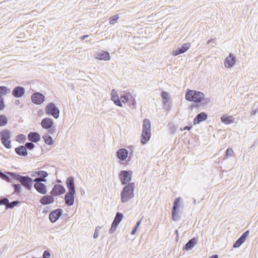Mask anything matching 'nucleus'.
Returning a JSON list of instances; mask_svg holds the SVG:
<instances>
[{
	"label": "nucleus",
	"mask_w": 258,
	"mask_h": 258,
	"mask_svg": "<svg viewBox=\"0 0 258 258\" xmlns=\"http://www.w3.org/2000/svg\"><path fill=\"white\" fill-rule=\"evenodd\" d=\"M249 234V230L245 231L239 238L234 243L233 247L234 248H238L240 247L246 240Z\"/></svg>",
	"instance_id": "14"
},
{
	"label": "nucleus",
	"mask_w": 258,
	"mask_h": 258,
	"mask_svg": "<svg viewBox=\"0 0 258 258\" xmlns=\"http://www.w3.org/2000/svg\"><path fill=\"white\" fill-rule=\"evenodd\" d=\"M8 123V118L5 115H0V126H5Z\"/></svg>",
	"instance_id": "37"
},
{
	"label": "nucleus",
	"mask_w": 258,
	"mask_h": 258,
	"mask_svg": "<svg viewBox=\"0 0 258 258\" xmlns=\"http://www.w3.org/2000/svg\"><path fill=\"white\" fill-rule=\"evenodd\" d=\"M150 18V16H148L147 19H149Z\"/></svg>",
	"instance_id": "63"
},
{
	"label": "nucleus",
	"mask_w": 258,
	"mask_h": 258,
	"mask_svg": "<svg viewBox=\"0 0 258 258\" xmlns=\"http://www.w3.org/2000/svg\"><path fill=\"white\" fill-rule=\"evenodd\" d=\"M101 228V227L100 226H97L96 227L95 229H97V231L98 232V230L99 229H100Z\"/></svg>",
	"instance_id": "60"
},
{
	"label": "nucleus",
	"mask_w": 258,
	"mask_h": 258,
	"mask_svg": "<svg viewBox=\"0 0 258 258\" xmlns=\"http://www.w3.org/2000/svg\"><path fill=\"white\" fill-rule=\"evenodd\" d=\"M198 238L193 237L191 239L189 240L184 245L183 249L186 251L191 250L195 245L197 243Z\"/></svg>",
	"instance_id": "25"
},
{
	"label": "nucleus",
	"mask_w": 258,
	"mask_h": 258,
	"mask_svg": "<svg viewBox=\"0 0 258 258\" xmlns=\"http://www.w3.org/2000/svg\"><path fill=\"white\" fill-rule=\"evenodd\" d=\"M208 118V115L204 112L198 114L194 119V124H199L201 122L204 121Z\"/></svg>",
	"instance_id": "22"
},
{
	"label": "nucleus",
	"mask_w": 258,
	"mask_h": 258,
	"mask_svg": "<svg viewBox=\"0 0 258 258\" xmlns=\"http://www.w3.org/2000/svg\"><path fill=\"white\" fill-rule=\"evenodd\" d=\"M54 124L53 120L49 117L43 118L41 122V125L43 129H48L53 127Z\"/></svg>",
	"instance_id": "19"
},
{
	"label": "nucleus",
	"mask_w": 258,
	"mask_h": 258,
	"mask_svg": "<svg viewBox=\"0 0 258 258\" xmlns=\"http://www.w3.org/2000/svg\"><path fill=\"white\" fill-rule=\"evenodd\" d=\"M48 175V173L43 170H38L37 177L34 179V182H46L45 178Z\"/></svg>",
	"instance_id": "21"
},
{
	"label": "nucleus",
	"mask_w": 258,
	"mask_h": 258,
	"mask_svg": "<svg viewBox=\"0 0 258 258\" xmlns=\"http://www.w3.org/2000/svg\"><path fill=\"white\" fill-rule=\"evenodd\" d=\"M190 47V43H186L183 44L181 47H178L176 49L172 51V55L177 56L180 54L185 52Z\"/></svg>",
	"instance_id": "15"
},
{
	"label": "nucleus",
	"mask_w": 258,
	"mask_h": 258,
	"mask_svg": "<svg viewBox=\"0 0 258 258\" xmlns=\"http://www.w3.org/2000/svg\"><path fill=\"white\" fill-rule=\"evenodd\" d=\"M133 172L132 170H121L118 174V178L122 185L131 183Z\"/></svg>",
	"instance_id": "9"
},
{
	"label": "nucleus",
	"mask_w": 258,
	"mask_h": 258,
	"mask_svg": "<svg viewBox=\"0 0 258 258\" xmlns=\"http://www.w3.org/2000/svg\"><path fill=\"white\" fill-rule=\"evenodd\" d=\"M118 224L112 222L111 227L109 230V233L112 234L113 233L116 229Z\"/></svg>",
	"instance_id": "41"
},
{
	"label": "nucleus",
	"mask_w": 258,
	"mask_h": 258,
	"mask_svg": "<svg viewBox=\"0 0 258 258\" xmlns=\"http://www.w3.org/2000/svg\"><path fill=\"white\" fill-rule=\"evenodd\" d=\"M161 97L162 99L163 102H169V94L168 92L163 91L161 93Z\"/></svg>",
	"instance_id": "35"
},
{
	"label": "nucleus",
	"mask_w": 258,
	"mask_h": 258,
	"mask_svg": "<svg viewBox=\"0 0 258 258\" xmlns=\"http://www.w3.org/2000/svg\"><path fill=\"white\" fill-rule=\"evenodd\" d=\"M128 155V151L125 148L119 149L116 152L117 157L121 161L125 160Z\"/></svg>",
	"instance_id": "23"
},
{
	"label": "nucleus",
	"mask_w": 258,
	"mask_h": 258,
	"mask_svg": "<svg viewBox=\"0 0 258 258\" xmlns=\"http://www.w3.org/2000/svg\"><path fill=\"white\" fill-rule=\"evenodd\" d=\"M42 138L45 144L48 145H51L53 144L52 138L47 134H45L42 136Z\"/></svg>",
	"instance_id": "30"
},
{
	"label": "nucleus",
	"mask_w": 258,
	"mask_h": 258,
	"mask_svg": "<svg viewBox=\"0 0 258 258\" xmlns=\"http://www.w3.org/2000/svg\"><path fill=\"white\" fill-rule=\"evenodd\" d=\"M42 258H49L50 257V253L49 250L47 249L43 252Z\"/></svg>",
	"instance_id": "45"
},
{
	"label": "nucleus",
	"mask_w": 258,
	"mask_h": 258,
	"mask_svg": "<svg viewBox=\"0 0 258 258\" xmlns=\"http://www.w3.org/2000/svg\"><path fill=\"white\" fill-rule=\"evenodd\" d=\"M38 172V171L32 172L31 174V176L35 177V176H37V173Z\"/></svg>",
	"instance_id": "54"
},
{
	"label": "nucleus",
	"mask_w": 258,
	"mask_h": 258,
	"mask_svg": "<svg viewBox=\"0 0 258 258\" xmlns=\"http://www.w3.org/2000/svg\"><path fill=\"white\" fill-rule=\"evenodd\" d=\"M95 58L99 60L104 61H108L111 59L109 53L104 50L97 53L95 55Z\"/></svg>",
	"instance_id": "18"
},
{
	"label": "nucleus",
	"mask_w": 258,
	"mask_h": 258,
	"mask_svg": "<svg viewBox=\"0 0 258 258\" xmlns=\"http://www.w3.org/2000/svg\"><path fill=\"white\" fill-rule=\"evenodd\" d=\"M19 203H20V201L18 200L13 201L11 202H10L8 200V204H7L6 209H12L15 207L17 206Z\"/></svg>",
	"instance_id": "34"
},
{
	"label": "nucleus",
	"mask_w": 258,
	"mask_h": 258,
	"mask_svg": "<svg viewBox=\"0 0 258 258\" xmlns=\"http://www.w3.org/2000/svg\"><path fill=\"white\" fill-rule=\"evenodd\" d=\"M143 129H142V133L141 134V143L142 145L145 144V119H144L143 120Z\"/></svg>",
	"instance_id": "33"
},
{
	"label": "nucleus",
	"mask_w": 258,
	"mask_h": 258,
	"mask_svg": "<svg viewBox=\"0 0 258 258\" xmlns=\"http://www.w3.org/2000/svg\"><path fill=\"white\" fill-rule=\"evenodd\" d=\"M123 218V214L120 212H117L116 213L115 216L114 218L113 222L119 225Z\"/></svg>",
	"instance_id": "32"
},
{
	"label": "nucleus",
	"mask_w": 258,
	"mask_h": 258,
	"mask_svg": "<svg viewBox=\"0 0 258 258\" xmlns=\"http://www.w3.org/2000/svg\"><path fill=\"white\" fill-rule=\"evenodd\" d=\"M234 155V152L232 148H228L227 149L225 153L224 157L223 160L226 159L230 157H232Z\"/></svg>",
	"instance_id": "36"
},
{
	"label": "nucleus",
	"mask_w": 258,
	"mask_h": 258,
	"mask_svg": "<svg viewBox=\"0 0 258 258\" xmlns=\"http://www.w3.org/2000/svg\"><path fill=\"white\" fill-rule=\"evenodd\" d=\"M20 102L19 100H16L15 101V104L17 105H19L20 104Z\"/></svg>",
	"instance_id": "57"
},
{
	"label": "nucleus",
	"mask_w": 258,
	"mask_h": 258,
	"mask_svg": "<svg viewBox=\"0 0 258 258\" xmlns=\"http://www.w3.org/2000/svg\"><path fill=\"white\" fill-rule=\"evenodd\" d=\"M25 147L27 148V150H31L35 148V146L33 142H30L26 143L25 144Z\"/></svg>",
	"instance_id": "43"
},
{
	"label": "nucleus",
	"mask_w": 258,
	"mask_h": 258,
	"mask_svg": "<svg viewBox=\"0 0 258 258\" xmlns=\"http://www.w3.org/2000/svg\"><path fill=\"white\" fill-rule=\"evenodd\" d=\"M88 37H89L88 35H84L82 36L81 37H80V38L81 40H83Z\"/></svg>",
	"instance_id": "53"
},
{
	"label": "nucleus",
	"mask_w": 258,
	"mask_h": 258,
	"mask_svg": "<svg viewBox=\"0 0 258 258\" xmlns=\"http://www.w3.org/2000/svg\"><path fill=\"white\" fill-rule=\"evenodd\" d=\"M181 199L180 197H178L173 202L171 209V216L172 220L174 221H178L181 218V216L179 215V203Z\"/></svg>",
	"instance_id": "7"
},
{
	"label": "nucleus",
	"mask_w": 258,
	"mask_h": 258,
	"mask_svg": "<svg viewBox=\"0 0 258 258\" xmlns=\"http://www.w3.org/2000/svg\"><path fill=\"white\" fill-rule=\"evenodd\" d=\"M8 200L7 198L1 197L0 198V206L4 205L6 208L8 204Z\"/></svg>",
	"instance_id": "40"
},
{
	"label": "nucleus",
	"mask_w": 258,
	"mask_h": 258,
	"mask_svg": "<svg viewBox=\"0 0 258 258\" xmlns=\"http://www.w3.org/2000/svg\"><path fill=\"white\" fill-rule=\"evenodd\" d=\"M135 182H131L125 185L120 193L121 201L126 203L134 196Z\"/></svg>",
	"instance_id": "5"
},
{
	"label": "nucleus",
	"mask_w": 258,
	"mask_h": 258,
	"mask_svg": "<svg viewBox=\"0 0 258 258\" xmlns=\"http://www.w3.org/2000/svg\"><path fill=\"white\" fill-rule=\"evenodd\" d=\"M219 256L218 254H214L210 256L209 258H218Z\"/></svg>",
	"instance_id": "55"
},
{
	"label": "nucleus",
	"mask_w": 258,
	"mask_h": 258,
	"mask_svg": "<svg viewBox=\"0 0 258 258\" xmlns=\"http://www.w3.org/2000/svg\"><path fill=\"white\" fill-rule=\"evenodd\" d=\"M22 185L19 183H13L12 186L14 189V194L20 196L22 193Z\"/></svg>",
	"instance_id": "29"
},
{
	"label": "nucleus",
	"mask_w": 258,
	"mask_h": 258,
	"mask_svg": "<svg viewBox=\"0 0 258 258\" xmlns=\"http://www.w3.org/2000/svg\"><path fill=\"white\" fill-rule=\"evenodd\" d=\"M66 191L63 185L60 184H55L52 187L50 194L53 197H56L64 194Z\"/></svg>",
	"instance_id": "11"
},
{
	"label": "nucleus",
	"mask_w": 258,
	"mask_h": 258,
	"mask_svg": "<svg viewBox=\"0 0 258 258\" xmlns=\"http://www.w3.org/2000/svg\"><path fill=\"white\" fill-rule=\"evenodd\" d=\"M164 108L166 110H170L171 109L170 105L169 102H163Z\"/></svg>",
	"instance_id": "48"
},
{
	"label": "nucleus",
	"mask_w": 258,
	"mask_h": 258,
	"mask_svg": "<svg viewBox=\"0 0 258 258\" xmlns=\"http://www.w3.org/2000/svg\"><path fill=\"white\" fill-rule=\"evenodd\" d=\"M193 203H194V204H196V203H197V201H196V199H194V200Z\"/></svg>",
	"instance_id": "61"
},
{
	"label": "nucleus",
	"mask_w": 258,
	"mask_h": 258,
	"mask_svg": "<svg viewBox=\"0 0 258 258\" xmlns=\"http://www.w3.org/2000/svg\"><path fill=\"white\" fill-rule=\"evenodd\" d=\"M118 16L117 15H114L109 18V23L110 24H115L117 20L118 19Z\"/></svg>",
	"instance_id": "42"
},
{
	"label": "nucleus",
	"mask_w": 258,
	"mask_h": 258,
	"mask_svg": "<svg viewBox=\"0 0 258 258\" xmlns=\"http://www.w3.org/2000/svg\"><path fill=\"white\" fill-rule=\"evenodd\" d=\"M16 153L21 156H26L28 155L27 148L25 146L20 145L15 149Z\"/></svg>",
	"instance_id": "26"
},
{
	"label": "nucleus",
	"mask_w": 258,
	"mask_h": 258,
	"mask_svg": "<svg viewBox=\"0 0 258 258\" xmlns=\"http://www.w3.org/2000/svg\"><path fill=\"white\" fill-rule=\"evenodd\" d=\"M258 112V107L254 108V106L252 107V110L251 112V115H254Z\"/></svg>",
	"instance_id": "50"
},
{
	"label": "nucleus",
	"mask_w": 258,
	"mask_h": 258,
	"mask_svg": "<svg viewBox=\"0 0 258 258\" xmlns=\"http://www.w3.org/2000/svg\"><path fill=\"white\" fill-rule=\"evenodd\" d=\"M175 234H176V238L177 239V238H178V236H179L178 230H176L175 231Z\"/></svg>",
	"instance_id": "58"
},
{
	"label": "nucleus",
	"mask_w": 258,
	"mask_h": 258,
	"mask_svg": "<svg viewBox=\"0 0 258 258\" xmlns=\"http://www.w3.org/2000/svg\"><path fill=\"white\" fill-rule=\"evenodd\" d=\"M168 125L171 134H174L176 130V126L173 124H171L170 123H169Z\"/></svg>",
	"instance_id": "46"
},
{
	"label": "nucleus",
	"mask_w": 258,
	"mask_h": 258,
	"mask_svg": "<svg viewBox=\"0 0 258 258\" xmlns=\"http://www.w3.org/2000/svg\"><path fill=\"white\" fill-rule=\"evenodd\" d=\"M11 132L8 130H3L0 133L1 140L3 146L7 149L12 148L11 138Z\"/></svg>",
	"instance_id": "6"
},
{
	"label": "nucleus",
	"mask_w": 258,
	"mask_h": 258,
	"mask_svg": "<svg viewBox=\"0 0 258 258\" xmlns=\"http://www.w3.org/2000/svg\"><path fill=\"white\" fill-rule=\"evenodd\" d=\"M26 90L22 86H18L14 88L12 95L15 98H21L25 94Z\"/></svg>",
	"instance_id": "13"
},
{
	"label": "nucleus",
	"mask_w": 258,
	"mask_h": 258,
	"mask_svg": "<svg viewBox=\"0 0 258 258\" xmlns=\"http://www.w3.org/2000/svg\"><path fill=\"white\" fill-rule=\"evenodd\" d=\"M80 192H81V194L82 195H84L85 192V190L83 188H80Z\"/></svg>",
	"instance_id": "56"
},
{
	"label": "nucleus",
	"mask_w": 258,
	"mask_h": 258,
	"mask_svg": "<svg viewBox=\"0 0 258 258\" xmlns=\"http://www.w3.org/2000/svg\"><path fill=\"white\" fill-rule=\"evenodd\" d=\"M151 134V123L149 119L146 118V143L150 140Z\"/></svg>",
	"instance_id": "28"
},
{
	"label": "nucleus",
	"mask_w": 258,
	"mask_h": 258,
	"mask_svg": "<svg viewBox=\"0 0 258 258\" xmlns=\"http://www.w3.org/2000/svg\"><path fill=\"white\" fill-rule=\"evenodd\" d=\"M234 118L232 116L224 114L221 117V121L224 124H229L234 122Z\"/></svg>",
	"instance_id": "27"
},
{
	"label": "nucleus",
	"mask_w": 258,
	"mask_h": 258,
	"mask_svg": "<svg viewBox=\"0 0 258 258\" xmlns=\"http://www.w3.org/2000/svg\"><path fill=\"white\" fill-rule=\"evenodd\" d=\"M48 211V207H45L44 209V212H47Z\"/></svg>",
	"instance_id": "59"
},
{
	"label": "nucleus",
	"mask_w": 258,
	"mask_h": 258,
	"mask_svg": "<svg viewBox=\"0 0 258 258\" xmlns=\"http://www.w3.org/2000/svg\"><path fill=\"white\" fill-rule=\"evenodd\" d=\"M111 99L116 106L119 107H122V102L126 103L130 100H132V105L133 107H136V101L133 98V96L129 92H123L120 94V97H119L116 91L113 89L111 93Z\"/></svg>",
	"instance_id": "3"
},
{
	"label": "nucleus",
	"mask_w": 258,
	"mask_h": 258,
	"mask_svg": "<svg viewBox=\"0 0 258 258\" xmlns=\"http://www.w3.org/2000/svg\"><path fill=\"white\" fill-rule=\"evenodd\" d=\"M26 140V136L23 134H19L16 137V141L20 143H23Z\"/></svg>",
	"instance_id": "38"
},
{
	"label": "nucleus",
	"mask_w": 258,
	"mask_h": 258,
	"mask_svg": "<svg viewBox=\"0 0 258 258\" xmlns=\"http://www.w3.org/2000/svg\"><path fill=\"white\" fill-rule=\"evenodd\" d=\"M98 237V232L97 231V229H95L94 235H93V238L94 239H96Z\"/></svg>",
	"instance_id": "52"
},
{
	"label": "nucleus",
	"mask_w": 258,
	"mask_h": 258,
	"mask_svg": "<svg viewBox=\"0 0 258 258\" xmlns=\"http://www.w3.org/2000/svg\"><path fill=\"white\" fill-rule=\"evenodd\" d=\"M203 102V101L202 102V103ZM201 102H194V103H192L191 105V108H197V107H199L200 106H202V105H201Z\"/></svg>",
	"instance_id": "49"
},
{
	"label": "nucleus",
	"mask_w": 258,
	"mask_h": 258,
	"mask_svg": "<svg viewBox=\"0 0 258 258\" xmlns=\"http://www.w3.org/2000/svg\"><path fill=\"white\" fill-rule=\"evenodd\" d=\"M57 182L58 183H61V181L60 180H59V179H57Z\"/></svg>",
	"instance_id": "62"
},
{
	"label": "nucleus",
	"mask_w": 258,
	"mask_h": 258,
	"mask_svg": "<svg viewBox=\"0 0 258 258\" xmlns=\"http://www.w3.org/2000/svg\"><path fill=\"white\" fill-rule=\"evenodd\" d=\"M66 184L68 192L66 194L64 200L65 204L70 207L74 205L76 194L74 177L71 176L67 178Z\"/></svg>",
	"instance_id": "2"
},
{
	"label": "nucleus",
	"mask_w": 258,
	"mask_h": 258,
	"mask_svg": "<svg viewBox=\"0 0 258 258\" xmlns=\"http://www.w3.org/2000/svg\"><path fill=\"white\" fill-rule=\"evenodd\" d=\"M28 140L33 143H37L41 139L40 135L37 132H30L27 136Z\"/></svg>",
	"instance_id": "24"
},
{
	"label": "nucleus",
	"mask_w": 258,
	"mask_h": 258,
	"mask_svg": "<svg viewBox=\"0 0 258 258\" xmlns=\"http://www.w3.org/2000/svg\"><path fill=\"white\" fill-rule=\"evenodd\" d=\"M47 130H48V133L51 135L53 134L56 131L55 126H54V125H53V127H51V128H49Z\"/></svg>",
	"instance_id": "47"
},
{
	"label": "nucleus",
	"mask_w": 258,
	"mask_h": 258,
	"mask_svg": "<svg viewBox=\"0 0 258 258\" xmlns=\"http://www.w3.org/2000/svg\"><path fill=\"white\" fill-rule=\"evenodd\" d=\"M6 107L4 98L3 97H0V111L4 110Z\"/></svg>",
	"instance_id": "44"
},
{
	"label": "nucleus",
	"mask_w": 258,
	"mask_h": 258,
	"mask_svg": "<svg viewBox=\"0 0 258 258\" xmlns=\"http://www.w3.org/2000/svg\"><path fill=\"white\" fill-rule=\"evenodd\" d=\"M63 211L58 208L51 211L49 215V218L51 223H55L61 216Z\"/></svg>",
	"instance_id": "12"
},
{
	"label": "nucleus",
	"mask_w": 258,
	"mask_h": 258,
	"mask_svg": "<svg viewBox=\"0 0 258 258\" xmlns=\"http://www.w3.org/2000/svg\"><path fill=\"white\" fill-rule=\"evenodd\" d=\"M192 128V126L190 125V126H185L183 129L181 128V131H184V130H187V131H189Z\"/></svg>",
	"instance_id": "51"
},
{
	"label": "nucleus",
	"mask_w": 258,
	"mask_h": 258,
	"mask_svg": "<svg viewBox=\"0 0 258 258\" xmlns=\"http://www.w3.org/2000/svg\"><path fill=\"white\" fill-rule=\"evenodd\" d=\"M40 203L43 205H46L53 203L54 202V197L50 195H44L41 198Z\"/></svg>",
	"instance_id": "20"
},
{
	"label": "nucleus",
	"mask_w": 258,
	"mask_h": 258,
	"mask_svg": "<svg viewBox=\"0 0 258 258\" xmlns=\"http://www.w3.org/2000/svg\"><path fill=\"white\" fill-rule=\"evenodd\" d=\"M185 99L188 101L194 102H202L201 105H205L209 100L208 99H205V95L200 91L187 89L185 95Z\"/></svg>",
	"instance_id": "4"
},
{
	"label": "nucleus",
	"mask_w": 258,
	"mask_h": 258,
	"mask_svg": "<svg viewBox=\"0 0 258 258\" xmlns=\"http://www.w3.org/2000/svg\"><path fill=\"white\" fill-rule=\"evenodd\" d=\"M45 113L57 119L59 116V109L53 102L49 103L45 107Z\"/></svg>",
	"instance_id": "8"
},
{
	"label": "nucleus",
	"mask_w": 258,
	"mask_h": 258,
	"mask_svg": "<svg viewBox=\"0 0 258 258\" xmlns=\"http://www.w3.org/2000/svg\"><path fill=\"white\" fill-rule=\"evenodd\" d=\"M34 187L37 191L42 195H45L47 193V186L42 182H34Z\"/></svg>",
	"instance_id": "17"
},
{
	"label": "nucleus",
	"mask_w": 258,
	"mask_h": 258,
	"mask_svg": "<svg viewBox=\"0 0 258 258\" xmlns=\"http://www.w3.org/2000/svg\"><path fill=\"white\" fill-rule=\"evenodd\" d=\"M10 92L11 89L8 87L5 86H0V97H3L4 95L9 94Z\"/></svg>",
	"instance_id": "31"
},
{
	"label": "nucleus",
	"mask_w": 258,
	"mask_h": 258,
	"mask_svg": "<svg viewBox=\"0 0 258 258\" xmlns=\"http://www.w3.org/2000/svg\"><path fill=\"white\" fill-rule=\"evenodd\" d=\"M142 219H143V218L141 220L138 221L136 223V225H135V226L134 227V228H133V229L132 230V232H131L132 235H134L136 233L139 226L141 224Z\"/></svg>",
	"instance_id": "39"
},
{
	"label": "nucleus",
	"mask_w": 258,
	"mask_h": 258,
	"mask_svg": "<svg viewBox=\"0 0 258 258\" xmlns=\"http://www.w3.org/2000/svg\"><path fill=\"white\" fill-rule=\"evenodd\" d=\"M31 99L35 104L40 105L42 104L45 99V96L40 92H35L31 96Z\"/></svg>",
	"instance_id": "10"
},
{
	"label": "nucleus",
	"mask_w": 258,
	"mask_h": 258,
	"mask_svg": "<svg viewBox=\"0 0 258 258\" xmlns=\"http://www.w3.org/2000/svg\"><path fill=\"white\" fill-rule=\"evenodd\" d=\"M0 178L10 183L13 182V180L20 182V184L28 190L32 189L34 182V179L28 175L23 176L18 173L10 171H0Z\"/></svg>",
	"instance_id": "1"
},
{
	"label": "nucleus",
	"mask_w": 258,
	"mask_h": 258,
	"mask_svg": "<svg viewBox=\"0 0 258 258\" xmlns=\"http://www.w3.org/2000/svg\"><path fill=\"white\" fill-rule=\"evenodd\" d=\"M236 60L235 56L232 53H230L225 59L224 61V66L227 68L233 67L236 62Z\"/></svg>",
	"instance_id": "16"
}]
</instances>
